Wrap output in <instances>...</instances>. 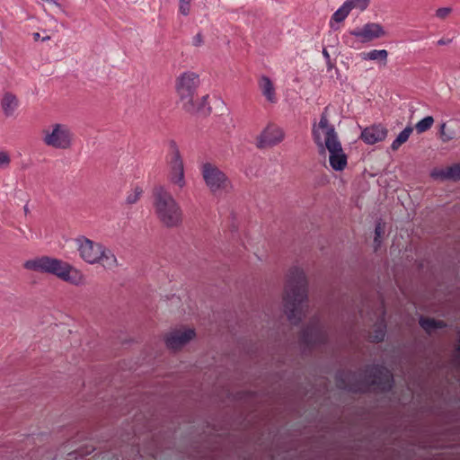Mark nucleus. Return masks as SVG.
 Listing matches in <instances>:
<instances>
[{
	"mask_svg": "<svg viewBox=\"0 0 460 460\" xmlns=\"http://www.w3.org/2000/svg\"><path fill=\"white\" fill-rule=\"evenodd\" d=\"M307 287L304 270L298 267L291 268L287 275L283 307L288 321L293 324H298L308 310Z\"/></svg>",
	"mask_w": 460,
	"mask_h": 460,
	"instance_id": "nucleus-1",
	"label": "nucleus"
},
{
	"mask_svg": "<svg viewBox=\"0 0 460 460\" xmlns=\"http://www.w3.org/2000/svg\"><path fill=\"white\" fill-rule=\"evenodd\" d=\"M312 136L321 154L329 151V162L335 171H342L347 166V155L344 153L333 125L330 124L327 108L322 113L320 121L314 123Z\"/></svg>",
	"mask_w": 460,
	"mask_h": 460,
	"instance_id": "nucleus-2",
	"label": "nucleus"
},
{
	"mask_svg": "<svg viewBox=\"0 0 460 460\" xmlns=\"http://www.w3.org/2000/svg\"><path fill=\"white\" fill-rule=\"evenodd\" d=\"M355 375L341 372L336 375V385L340 389L352 393L366 391L370 385L380 391H387L392 387L394 378L391 372L383 366L369 367L365 371L363 380L351 382Z\"/></svg>",
	"mask_w": 460,
	"mask_h": 460,
	"instance_id": "nucleus-3",
	"label": "nucleus"
},
{
	"mask_svg": "<svg viewBox=\"0 0 460 460\" xmlns=\"http://www.w3.org/2000/svg\"><path fill=\"white\" fill-rule=\"evenodd\" d=\"M153 208L160 224L166 228H177L182 225L183 211L172 194L163 185H156L153 191Z\"/></svg>",
	"mask_w": 460,
	"mask_h": 460,
	"instance_id": "nucleus-4",
	"label": "nucleus"
},
{
	"mask_svg": "<svg viewBox=\"0 0 460 460\" xmlns=\"http://www.w3.org/2000/svg\"><path fill=\"white\" fill-rule=\"evenodd\" d=\"M23 268L35 272L54 275L73 285H79L84 279L81 272L71 264L49 256H40L27 260L23 263Z\"/></svg>",
	"mask_w": 460,
	"mask_h": 460,
	"instance_id": "nucleus-5",
	"label": "nucleus"
},
{
	"mask_svg": "<svg viewBox=\"0 0 460 460\" xmlns=\"http://www.w3.org/2000/svg\"><path fill=\"white\" fill-rule=\"evenodd\" d=\"M200 80L198 74L187 71L181 74L175 81V90L181 109L190 114L199 112L207 104L208 96L198 98L197 90Z\"/></svg>",
	"mask_w": 460,
	"mask_h": 460,
	"instance_id": "nucleus-6",
	"label": "nucleus"
},
{
	"mask_svg": "<svg viewBox=\"0 0 460 460\" xmlns=\"http://www.w3.org/2000/svg\"><path fill=\"white\" fill-rule=\"evenodd\" d=\"M200 171L203 181L212 194L227 192L232 188L230 179L215 164L204 163Z\"/></svg>",
	"mask_w": 460,
	"mask_h": 460,
	"instance_id": "nucleus-7",
	"label": "nucleus"
},
{
	"mask_svg": "<svg viewBox=\"0 0 460 460\" xmlns=\"http://www.w3.org/2000/svg\"><path fill=\"white\" fill-rule=\"evenodd\" d=\"M42 134V141L47 146L62 150L72 146L73 133L65 124L55 123L49 128L43 129Z\"/></svg>",
	"mask_w": 460,
	"mask_h": 460,
	"instance_id": "nucleus-8",
	"label": "nucleus"
},
{
	"mask_svg": "<svg viewBox=\"0 0 460 460\" xmlns=\"http://www.w3.org/2000/svg\"><path fill=\"white\" fill-rule=\"evenodd\" d=\"M327 328L319 317H313L302 331L300 342L307 348L323 344L327 341Z\"/></svg>",
	"mask_w": 460,
	"mask_h": 460,
	"instance_id": "nucleus-9",
	"label": "nucleus"
},
{
	"mask_svg": "<svg viewBox=\"0 0 460 460\" xmlns=\"http://www.w3.org/2000/svg\"><path fill=\"white\" fill-rule=\"evenodd\" d=\"M170 172L168 175L169 181L182 189L186 185L184 176V164L180 150L175 142H171V154L168 161Z\"/></svg>",
	"mask_w": 460,
	"mask_h": 460,
	"instance_id": "nucleus-10",
	"label": "nucleus"
},
{
	"mask_svg": "<svg viewBox=\"0 0 460 460\" xmlns=\"http://www.w3.org/2000/svg\"><path fill=\"white\" fill-rule=\"evenodd\" d=\"M75 243L77 245V251L79 252L80 258L86 263L90 265H94L97 263L98 256L102 249V243L94 242L84 235H80L75 239Z\"/></svg>",
	"mask_w": 460,
	"mask_h": 460,
	"instance_id": "nucleus-11",
	"label": "nucleus"
},
{
	"mask_svg": "<svg viewBox=\"0 0 460 460\" xmlns=\"http://www.w3.org/2000/svg\"><path fill=\"white\" fill-rule=\"evenodd\" d=\"M194 337L195 331L193 329H174L165 335L164 341L168 349L178 350L194 339Z\"/></svg>",
	"mask_w": 460,
	"mask_h": 460,
	"instance_id": "nucleus-12",
	"label": "nucleus"
},
{
	"mask_svg": "<svg viewBox=\"0 0 460 460\" xmlns=\"http://www.w3.org/2000/svg\"><path fill=\"white\" fill-rule=\"evenodd\" d=\"M284 137V131L280 128L270 124L257 137L256 146L260 149L274 146L279 144Z\"/></svg>",
	"mask_w": 460,
	"mask_h": 460,
	"instance_id": "nucleus-13",
	"label": "nucleus"
},
{
	"mask_svg": "<svg viewBox=\"0 0 460 460\" xmlns=\"http://www.w3.org/2000/svg\"><path fill=\"white\" fill-rule=\"evenodd\" d=\"M350 35L358 38L361 43H367L376 39L385 37L386 32L383 26L376 22H367L362 28L349 31Z\"/></svg>",
	"mask_w": 460,
	"mask_h": 460,
	"instance_id": "nucleus-14",
	"label": "nucleus"
},
{
	"mask_svg": "<svg viewBox=\"0 0 460 460\" xmlns=\"http://www.w3.org/2000/svg\"><path fill=\"white\" fill-rule=\"evenodd\" d=\"M387 132V129L384 126L380 124L373 125L364 128L360 137L365 143L374 145L383 141L386 137Z\"/></svg>",
	"mask_w": 460,
	"mask_h": 460,
	"instance_id": "nucleus-15",
	"label": "nucleus"
},
{
	"mask_svg": "<svg viewBox=\"0 0 460 460\" xmlns=\"http://www.w3.org/2000/svg\"><path fill=\"white\" fill-rule=\"evenodd\" d=\"M439 137L442 142L447 143L460 137V119H452L443 122L439 128Z\"/></svg>",
	"mask_w": 460,
	"mask_h": 460,
	"instance_id": "nucleus-16",
	"label": "nucleus"
},
{
	"mask_svg": "<svg viewBox=\"0 0 460 460\" xmlns=\"http://www.w3.org/2000/svg\"><path fill=\"white\" fill-rule=\"evenodd\" d=\"M97 263L106 270H115L119 268V261L114 252L107 246L103 245L97 259Z\"/></svg>",
	"mask_w": 460,
	"mask_h": 460,
	"instance_id": "nucleus-17",
	"label": "nucleus"
},
{
	"mask_svg": "<svg viewBox=\"0 0 460 460\" xmlns=\"http://www.w3.org/2000/svg\"><path fill=\"white\" fill-rule=\"evenodd\" d=\"M19 106L18 98L10 92L4 93L1 101V107L4 111V114L6 117H11L13 115L14 111Z\"/></svg>",
	"mask_w": 460,
	"mask_h": 460,
	"instance_id": "nucleus-18",
	"label": "nucleus"
},
{
	"mask_svg": "<svg viewBox=\"0 0 460 460\" xmlns=\"http://www.w3.org/2000/svg\"><path fill=\"white\" fill-rule=\"evenodd\" d=\"M259 87L265 98L271 103L277 101L275 88L270 77L262 75L259 81Z\"/></svg>",
	"mask_w": 460,
	"mask_h": 460,
	"instance_id": "nucleus-19",
	"label": "nucleus"
},
{
	"mask_svg": "<svg viewBox=\"0 0 460 460\" xmlns=\"http://www.w3.org/2000/svg\"><path fill=\"white\" fill-rule=\"evenodd\" d=\"M386 332V325L383 315L379 316L374 324L372 332L368 333V340L373 342H379L385 339Z\"/></svg>",
	"mask_w": 460,
	"mask_h": 460,
	"instance_id": "nucleus-20",
	"label": "nucleus"
},
{
	"mask_svg": "<svg viewBox=\"0 0 460 460\" xmlns=\"http://www.w3.org/2000/svg\"><path fill=\"white\" fill-rule=\"evenodd\" d=\"M420 325L428 333L431 334L436 330L442 329V328L446 327L447 324L441 320H435L433 318L420 317Z\"/></svg>",
	"mask_w": 460,
	"mask_h": 460,
	"instance_id": "nucleus-21",
	"label": "nucleus"
},
{
	"mask_svg": "<svg viewBox=\"0 0 460 460\" xmlns=\"http://www.w3.org/2000/svg\"><path fill=\"white\" fill-rule=\"evenodd\" d=\"M388 52L386 49H373L367 53L362 54V58L365 60H378L384 66L387 63Z\"/></svg>",
	"mask_w": 460,
	"mask_h": 460,
	"instance_id": "nucleus-22",
	"label": "nucleus"
},
{
	"mask_svg": "<svg viewBox=\"0 0 460 460\" xmlns=\"http://www.w3.org/2000/svg\"><path fill=\"white\" fill-rule=\"evenodd\" d=\"M412 128L408 126L402 131L399 133L397 137L394 140L391 145V148L394 151H396L402 144H404L410 137V135L412 132Z\"/></svg>",
	"mask_w": 460,
	"mask_h": 460,
	"instance_id": "nucleus-23",
	"label": "nucleus"
},
{
	"mask_svg": "<svg viewBox=\"0 0 460 460\" xmlns=\"http://www.w3.org/2000/svg\"><path fill=\"white\" fill-rule=\"evenodd\" d=\"M349 12L350 10L348 7V4L344 2L343 4L332 14L330 23L331 28H333L332 23V21L336 22H343L348 17Z\"/></svg>",
	"mask_w": 460,
	"mask_h": 460,
	"instance_id": "nucleus-24",
	"label": "nucleus"
},
{
	"mask_svg": "<svg viewBox=\"0 0 460 460\" xmlns=\"http://www.w3.org/2000/svg\"><path fill=\"white\" fill-rule=\"evenodd\" d=\"M143 194V189L139 186H136L130 191L128 192L125 203L128 206L136 204Z\"/></svg>",
	"mask_w": 460,
	"mask_h": 460,
	"instance_id": "nucleus-25",
	"label": "nucleus"
},
{
	"mask_svg": "<svg viewBox=\"0 0 460 460\" xmlns=\"http://www.w3.org/2000/svg\"><path fill=\"white\" fill-rule=\"evenodd\" d=\"M434 123V119L432 116H427L424 119H420L416 125L415 129L419 134H421L427 130H429Z\"/></svg>",
	"mask_w": 460,
	"mask_h": 460,
	"instance_id": "nucleus-26",
	"label": "nucleus"
},
{
	"mask_svg": "<svg viewBox=\"0 0 460 460\" xmlns=\"http://www.w3.org/2000/svg\"><path fill=\"white\" fill-rule=\"evenodd\" d=\"M345 3L350 11L352 9L365 11L368 7L370 0H347Z\"/></svg>",
	"mask_w": 460,
	"mask_h": 460,
	"instance_id": "nucleus-27",
	"label": "nucleus"
},
{
	"mask_svg": "<svg viewBox=\"0 0 460 460\" xmlns=\"http://www.w3.org/2000/svg\"><path fill=\"white\" fill-rule=\"evenodd\" d=\"M450 180L459 181L460 180V164H454L448 167L447 172Z\"/></svg>",
	"mask_w": 460,
	"mask_h": 460,
	"instance_id": "nucleus-28",
	"label": "nucleus"
},
{
	"mask_svg": "<svg viewBox=\"0 0 460 460\" xmlns=\"http://www.w3.org/2000/svg\"><path fill=\"white\" fill-rule=\"evenodd\" d=\"M11 164V156L7 151L0 149V168H8Z\"/></svg>",
	"mask_w": 460,
	"mask_h": 460,
	"instance_id": "nucleus-29",
	"label": "nucleus"
},
{
	"mask_svg": "<svg viewBox=\"0 0 460 460\" xmlns=\"http://www.w3.org/2000/svg\"><path fill=\"white\" fill-rule=\"evenodd\" d=\"M190 1L179 0V12L184 16H188L190 13Z\"/></svg>",
	"mask_w": 460,
	"mask_h": 460,
	"instance_id": "nucleus-30",
	"label": "nucleus"
},
{
	"mask_svg": "<svg viewBox=\"0 0 460 460\" xmlns=\"http://www.w3.org/2000/svg\"><path fill=\"white\" fill-rule=\"evenodd\" d=\"M452 11L451 7H440L436 10L435 15L440 20H445L451 14Z\"/></svg>",
	"mask_w": 460,
	"mask_h": 460,
	"instance_id": "nucleus-31",
	"label": "nucleus"
},
{
	"mask_svg": "<svg viewBox=\"0 0 460 460\" xmlns=\"http://www.w3.org/2000/svg\"><path fill=\"white\" fill-rule=\"evenodd\" d=\"M447 172H448V167L446 169H443V170H435L431 172V176L434 179L450 180Z\"/></svg>",
	"mask_w": 460,
	"mask_h": 460,
	"instance_id": "nucleus-32",
	"label": "nucleus"
},
{
	"mask_svg": "<svg viewBox=\"0 0 460 460\" xmlns=\"http://www.w3.org/2000/svg\"><path fill=\"white\" fill-rule=\"evenodd\" d=\"M204 43V38L203 35L199 32L192 38V45L194 47H200Z\"/></svg>",
	"mask_w": 460,
	"mask_h": 460,
	"instance_id": "nucleus-33",
	"label": "nucleus"
},
{
	"mask_svg": "<svg viewBox=\"0 0 460 460\" xmlns=\"http://www.w3.org/2000/svg\"><path fill=\"white\" fill-rule=\"evenodd\" d=\"M384 234V229L381 226V223H377L375 228V243H379V238Z\"/></svg>",
	"mask_w": 460,
	"mask_h": 460,
	"instance_id": "nucleus-34",
	"label": "nucleus"
},
{
	"mask_svg": "<svg viewBox=\"0 0 460 460\" xmlns=\"http://www.w3.org/2000/svg\"><path fill=\"white\" fill-rule=\"evenodd\" d=\"M458 340H457V346H456V361H457V364L459 365L460 367V330L458 331Z\"/></svg>",
	"mask_w": 460,
	"mask_h": 460,
	"instance_id": "nucleus-35",
	"label": "nucleus"
},
{
	"mask_svg": "<svg viewBox=\"0 0 460 460\" xmlns=\"http://www.w3.org/2000/svg\"><path fill=\"white\" fill-rule=\"evenodd\" d=\"M323 56L324 57L326 61H329L331 59L330 54L326 49H323Z\"/></svg>",
	"mask_w": 460,
	"mask_h": 460,
	"instance_id": "nucleus-36",
	"label": "nucleus"
},
{
	"mask_svg": "<svg viewBox=\"0 0 460 460\" xmlns=\"http://www.w3.org/2000/svg\"><path fill=\"white\" fill-rule=\"evenodd\" d=\"M326 64H327L328 70L332 69L333 66H334V65H333V63L332 62L331 59L329 61H326Z\"/></svg>",
	"mask_w": 460,
	"mask_h": 460,
	"instance_id": "nucleus-37",
	"label": "nucleus"
},
{
	"mask_svg": "<svg viewBox=\"0 0 460 460\" xmlns=\"http://www.w3.org/2000/svg\"><path fill=\"white\" fill-rule=\"evenodd\" d=\"M32 37H33V40H34L35 41H37V40H39L40 39V33H39V32H34V33L32 34Z\"/></svg>",
	"mask_w": 460,
	"mask_h": 460,
	"instance_id": "nucleus-38",
	"label": "nucleus"
},
{
	"mask_svg": "<svg viewBox=\"0 0 460 460\" xmlns=\"http://www.w3.org/2000/svg\"><path fill=\"white\" fill-rule=\"evenodd\" d=\"M23 210L25 214H28L30 212L29 207L27 205L23 207Z\"/></svg>",
	"mask_w": 460,
	"mask_h": 460,
	"instance_id": "nucleus-39",
	"label": "nucleus"
},
{
	"mask_svg": "<svg viewBox=\"0 0 460 460\" xmlns=\"http://www.w3.org/2000/svg\"><path fill=\"white\" fill-rule=\"evenodd\" d=\"M438 45H445V44H447V41H446V40H439L438 41Z\"/></svg>",
	"mask_w": 460,
	"mask_h": 460,
	"instance_id": "nucleus-40",
	"label": "nucleus"
},
{
	"mask_svg": "<svg viewBox=\"0 0 460 460\" xmlns=\"http://www.w3.org/2000/svg\"><path fill=\"white\" fill-rule=\"evenodd\" d=\"M50 40L49 36H45V37L42 38L43 41H47V40Z\"/></svg>",
	"mask_w": 460,
	"mask_h": 460,
	"instance_id": "nucleus-41",
	"label": "nucleus"
}]
</instances>
